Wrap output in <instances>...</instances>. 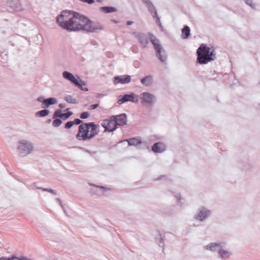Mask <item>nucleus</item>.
Segmentation results:
<instances>
[{
    "label": "nucleus",
    "instance_id": "nucleus-38",
    "mask_svg": "<svg viewBox=\"0 0 260 260\" xmlns=\"http://www.w3.org/2000/svg\"><path fill=\"white\" fill-rule=\"evenodd\" d=\"M38 101L41 102V99H38Z\"/></svg>",
    "mask_w": 260,
    "mask_h": 260
},
{
    "label": "nucleus",
    "instance_id": "nucleus-6",
    "mask_svg": "<svg viewBox=\"0 0 260 260\" xmlns=\"http://www.w3.org/2000/svg\"><path fill=\"white\" fill-rule=\"evenodd\" d=\"M152 44L153 45L155 49L157 52V55L158 57L160 60L164 61L166 60V56L164 55H162L163 53V50L159 43V41L155 37H152L150 39Z\"/></svg>",
    "mask_w": 260,
    "mask_h": 260
},
{
    "label": "nucleus",
    "instance_id": "nucleus-13",
    "mask_svg": "<svg viewBox=\"0 0 260 260\" xmlns=\"http://www.w3.org/2000/svg\"><path fill=\"white\" fill-rule=\"evenodd\" d=\"M209 214V211L205 208L202 209L198 215L196 217V219H199L201 221L203 220Z\"/></svg>",
    "mask_w": 260,
    "mask_h": 260
},
{
    "label": "nucleus",
    "instance_id": "nucleus-7",
    "mask_svg": "<svg viewBox=\"0 0 260 260\" xmlns=\"http://www.w3.org/2000/svg\"><path fill=\"white\" fill-rule=\"evenodd\" d=\"M114 118L112 116L109 119H105L102 122V125L105 131L112 132L117 128Z\"/></svg>",
    "mask_w": 260,
    "mask_h": 260
},
{
    "label": "nucleus",
    "instance_id": "nucleus-12",
    "mask_svg": "<svg viewBox=\"0 0 260 260\" xmlns=\"http://www.w3.org/2000/svg\"><path fill=\"white\" fill-rule=\"evenodd\" d=\"M152 150L156 153H161L166 150V146L163 143L158 142L152 147Z\"/></svg>",
    "mask_w": 260,
    "mask_h": 260
},
{
    "label": "nucleus",
    "instance_id": "nucleus-5",
    "mask_svg": "<svg viewBox=\"0 0 260 260\" xmlns=\"http://www.w3.org/2000/svg\"><path fill=\"white\" fill-rule=\"evenodd\" d=\"M63 77L70 81H71L72 83L75 84L77 86H78L79 88H80L82 90H87V89L86 88H83L82 87V84H84L82 81L80 80L79 81L77 79L75 78V77L70 72L64 71L62 73Z\"/></svg>",
    "mask_w": 260,
    "mask_h": 260
},
{
    "label": "nucleus",
    "instance_id": "nucleus-34",
    "mask_svg": "<svg viewBox=\"0 0 260 260\" xmlns=\"http://www.w3.org/2000/svg\"><path fill=\"white\" fill-rule=\"evenodd\" d=\"M132 23H133L132 21H128L127 22V25H131Z\"/></svg>",
    "mask_w": 260,
    "mask_h": 260
},
{
    "label": "nucleus",
    "instance_id": "nucleus-18",
    "mask_svg": "<svg viewBox=\"0 0 260 260\" xmlns=\"http://www.w3.org/2000/svg\"><path fill=\"white\" fill-rule=\"evenodd\" d=\"M190 28L188 26H185L182 29V38L183 39H187L190 35Z\"/></svg>",
    "mask_w": 260,
    "mask_h": 260
},
{
    "label": "nucleus",
    "instance_id": "nucleus-3",
    "mask_svg": "<svg viewBox=\"0 0 260 260\" xmlns=\"http://www.w3.org/2000/svg\"><path fill=\"white\" fill-rule=\"evenodd\" d=\"M96 134V125L93 122L82 123L79 126L76 138L80 141H85L92 138Z\"/></svg>",
    "mask_w": 260,
    "mask_h": 260
},
{
    "label": "nucleus",
    "instance_id": "nucleus-31",
    "mask_svg": "<svg viewBox=\"0 0 260 260\" xmlns=\"http://www.w3.org/2000/svg\"><path fill=\"white\" fill-rule=\"evenodd\" d=\"M97 107H98V104H93V105H90L88 109L92 110V109H94L96 108Z\"/></svg>",
    "mask_w": 260,
    "mask_h": 260
},
{
    "label": "nucleus",
    "instance_id": "nucleus-11",
    "mask_svg": "<svg viewBox=\"0 0 260 260\" xmlns=\"http://www.w3.org/2000/svg\"><path fill=\"white\" fill-rule=\"evenodd\" d=\"M131 80L130 76L128 75H122L116 76L114 77V82L115 84L121 83L125 84L129 83Z\"/></svg>",
    "mask_w": 260,
    "mask_h": 260
},
{
    "label": "nucleus",
    "instance_id": "nucleus-27",
    "mask_svg": "<svg viewBox=\"0 0 260 260\" xmlns=\"http://www.w3.org/2000/svg\"><path fill=\"white\" fill-rule=\"evenodd\" d=\"M61 115H62V113H61V111L60 110H56L53 116V118H55L56 117H61Z\"/></svg>",
    "mask_w": 260,
    "mask_h": 260
},
{
    "label": "nucleus",
    "instance_id": "nucleus-28",
    "mask_svg": "<svg viewBox=\"0 0 260 260\" xmlns=\"http://www.w3.org/2000/svg\"><path fill=\"white\" fill-rule=\"evenodd\" d=\"M89 114L88 112H84L80 114V117L81 119H85V118H87L89 117Z\"/></svg>",
    "mask_w": 260,
    "mask_h": 260
},
{
    "label": "nucleus",
    "instance_id": "nucleus-32",
    "mask_svg": "<svg viewBox=\"0 0 260 260\" xmlns=\"http://www.w3.org/2000/svg\"><path fill=\"white\" fill-rule=\"evenodd\" d=\"M143 2L146 3L148 6L150 5L152 3L149 1V0H142Z\"/></svg>",
    "mask_w": 260,
    "mask_h": 260
},
{
    "label": "nucleus",
    "instance_id": "nucleus-4",
    "mask_svg": "<svg viewBox=\"0 0 260 260\" xmlns=\"http://www.w3.org/2000/svg\"><path fill=\"white\" fill-rule=\"evenodd\" d=\"M17 148L20 154L24 156L29 153L32 151L33 147L31 144L26 141L23 140L19 142Z\"/></svg>",
    "mask_w": 260,
    "mask_h": 260
},
{
    "label": "nucleus",
    "instance_id": "nucleus-22",
    "mask_svg": "<svg viewBox=\"0 0 260 260\" xmlns=\"http://www.w3.org/2000/svg\"><path fill=\"white\" fill-rule=\"evenodd\" d=\"M49 113L48 110H43L36 113V116L39 117H44L47 115Z\"/></svg>",
    "mask_w": 260,
    "mask_h": 260
},
{
    "label": "nucleus",
    "instance_id": "nucleus-24",
    "mask_svg": "<svg viewBox=\"0 0 260 260\" xmlns=\"http://www.w3.org/2000/svg\"><path fill=\"white\" fill-rule=\"evenodd\" d=\"M219 254L222 258H227L230 256L229 252L224 250H219Z\"/></svg>",
    "mask_w": 260,
    "mask_h": 260
},
{
    "label": "nucleus",
    "instance_id": "nucleus-8",
    "mask_svg": "<svg viewBox=\"0 0 260 260\" xmlns=\"http://www.w3.org/2000/svg\"><path fill=\"white\" fill-rule=\"evenodd\" d=\"M138 101L137 96H136L134 93H131L121 96V98L118 99V103L120 104L126 102L138 103Z\"/></svg>",
    "mask_w": 260,
    "mask_h": 260
},
{
    "label": "nucleus",
    "instance_id": "nucleus-33",
    "mask_svg": "<svg viewBox=\"0 0 260 260\" xmlns=\"http://www.w3.org/2000/svg\"><path fill=\"white\" fill-rule=\"evenodd\" d=\"M59 107L60 108H64V105L62 104H60L59 105Z\"/></svg>",
    "mask_w": 260,
    "mask_h": 260
},
{
    "label": "nucleus",
    "instance_id": "nucleus-30",
    "mask_svg": "<svg viewBox=\"0 0 260 260\" xmlns=\"http://www.w3.org/2000/svg\"><path fill=\"white\" fill-rule=\"evenodd\" d=\"M80 1L83 3H87L88 4H92L94 2V1L93 0H80Z\"/></svg>",
    "mask_w": 260,
    "mask_h": 260
},
{
    "label": "nucleus",
    "instance_id": "nucleus-36",
    "mask_svg": "<svg viewBox=\"0 0 260 260\" xmlns=\"http://www.w3.org/2000/svg\"><path fill=\"white\" fill-rule=\"evenodd\" d=\"M99 188H101V189H104V187H103V186H99Z\"/></svg>",
    "mask_w": 260,
    "mask_h": 260
},
{
    "label": "nucleus",
    "instance_id": "nucleus-15",
    "mask_svg": "<svg viewBox=\"0 0 260 260\" xmlns=\"http://www.w3.org/2000/svg\"><path fill=\"white\" fill-rule=\"evenodd\" d=\"M57 103V100L55 98H51L42 101L43 108H47L50 105H53Z\"/></svg>",
    "mask_w": 260,
    "mask_h": 260
},
{
    "label": "nucleus",
    "instance_id": "nucleus-14",
    "mask_svg": "<svg viewBox=\"0 0 260 260\" xmlns=\"http://www.w3.org/2000/svg\"><path fill=\"white\" fill-rule=\"evenodd\" d=\"M136 37L138 38L139 43L141 44L142 47L143 48L146 47L148 44L147 38L144 35L140 34L137 35Z\"/></svg>",
    "mask_w": 260,
    "mask_h": 260
},
{
    "label": "nucleus",
    "instance_id": "nucleus-26",
    "mask_svg": "<svg viewBox=\"0 0 260 260\" xmlns=\"http://www.w3.org/2000/svg\"><path fill=\"white\" fill-rule=\"evenodd\" d=\"M62 123V121L59 119H56L54 120L52 123V125L55 127H58Z\"/></svg>",
    "mask_w": 260,
    "mask_h": 260
},
{
    "label": "nucleus",
    "instance_id": "nucleus-25",
    "mask_svg": "<svg viewBox=\"0 0 260 260\" xmlns=\"http://www.w3.org/2000/svg\"><path fill=\"white\" fill-rule=\"evenodd\" d=\"M73 115V113L72 112H68L66 113H62V115L61 116V118L65 120L68 119L69 117Z\"/></svg>",
    "mask_w": 260,
    "mask_h": 260
},
{
    "label": "nucleus",
    "instance_id": "nucleus-2",
    "mask_svg": "<svg viewBox=\"0 0 260 260\" xmlns=\"http://www.w3.org/2000/svg\"><path fill=\"white\" fill-rule=\"evenodd\" d=\"M197 61L200 64H207L215 58V51L213 47H208L202 44L197 51Z\"/></svg>",
    "mask_w": 260,
    "mask_h": 260
},
{
    "label": "nucleus",
    "instance_id": "nucleus-17",
    "mask_svg": "<svg viewBox=\"0 0 260 260\" xmlns=\"http://www.w3.org/2000/svg\"><path fill=\"white\" fill-rule=\"evenodd\" d=\"M81 122L82 121L80 119L76 118L73 121L67 122L64 125V128L68 129L71 128L74 124L78 125L81 123Z\"/></svg>",
    "mask_w": 260,
    "mask_h": 260
},
{
    "label": "nucleus",
    "instance_id": "nucleus-9",
    "mask_svg": "<svg viewBox=\"0 0 260 260\" xmlns=\"http://www.w3.org/2000/svg\"><path fill=\"white\" fill-rule=\"evenodd\" d=\"M112 116L114 117V121L117 127V126H123L126 124L127 117L125 114Z\"/></svg>",
    "mask_w": 260,
    "mask_h": 260
},
{
    "label": "nucleus",
    "instance_id": "nucleus-35",
    "mask_svg": "<svg viewBox=\"0 0 260 260\" xmlns=\"http://www.w3.org/2000/svg\"><path fill=\"white\" fill-rule=\"evenodd\" d=\"M43 190H47V191H48L51 192H53V190H51V189H44Z\"/></svg>",
    "mask_w": 260,
    "mask_h": 260
},
{
    "label": "nucleus",
    "instance_id": "nucleus-16",
    "mask_svg": "<svg viewBox=\"0 0 260 260\" xmlns=\"http://www.w3.org/2000/svg\"><path fill=\"white\" fill-rule=\"evenodd\" d=\"M148 7L149 8V11L153 14V17H155L156 18L157 22L160 25V19H159V18L157 16V12L154 7V6L152 5V4H151L150 5L148 6Z\"/></svg>",
    "mask_w": 260,
    "mask_h": 260
},
{
    "label": "nucleus",
    "instance_id": "nucleus-29",
    "mask_svg": "<svg viewBox=\"0 0 260 260\" xmlns=\"http://www.w3.org/2000/svg\"><path fill=\"white\" fill-rule=\"evenodd\" d=\"M219 246V244L214 243V244H212L210 245H208L207 247V249H209L211 250H213V248L215 246Z\"/></svg>",
    "mask_w": 260,
    "mask_h": 260
},
{
    "label": "nucleus",
    "instance_id": "nucleus-10",
    "mask_svg": "<svg viewBox=\"0 0 260 260\" xmlns=\"http://www.w3.org/2000/svg\"><path fill=\"white\" fill-rule=\"evenodd\" d=\"M142 103H145L148 105H151L153 103L154 97L153 95L148 92H143L141 95Z\"/></svg>",
    "mask_w": 260,
    "mask_h": 260
},
{
    "label": "nucleus",
    "instance_id": "nucleus-37",
    "mask_svg": "<svg viewBox=\"0 0 260 260\" xmlns=\"http://www.w3.org/2000/svg\"><path fill=\"white\" fill-rule=\"evenodd\" d=\"M247 3L248 5H249V6H251V5L250 4H249V3H248L247 2Z\"/></svg>",
    "mask_w": 260,
    "mask_h": 260
},
{
    "label": "nucleus",
    "instance_id": "nucleus-21",
    "mask_svg": "<svg viewBox=\"0 0 260 260\" xmlns=\"http://www.w3.org/2000/svg\"><path fill=\"white\" fill-rule=\"evenodd\" d=\"M152 81V77L151 76H146L141 80V82L143 84L148 86L151 84Z\"/></svg>",
    "mask_w": 260,
    "mask_h": 260
},
{
    "label": "nucleus",
    "instance_id": "nucleus-39",
    "mask_svg": "<svg viewBox=\"0 0 260 260\" xmlns=\"http://www.w3.org/2000/svg\"><path fill=\"white\" fill-rule=\"evenodd\" d=\"M38 101L41 102V99H38Z\"/></svg>",
    "mask_w": 260,
    "mask_h": 260
},
{
    "label": "nucleus",
    "instance_id": "nucleus-19",
    "mask_svg": "<svg viewBox=\"0 0 260 260\" xmlns=\"http://www.w3.org/2000/svg\"><path fill=\"white\" fill-rule=\"evenodd\" d=\"M101 11L105 13H113L117 11V9L113 7H102L100 8Z\"/></svg>",
    "mask_w": 260,
    "mask_h": 260
},
{
    "label": "nucleus",
    "instance_id": "nucleus-40",
    "mask_svg": "<svg viewBox=\"0 0 260 260\" xmlns=\"http://www.w3.org/2000/svg\"><path fill=\"white\" fill-rule=\"evenodd\" d=\"M68 110H69V109H67L66 110V111H68Z\"/></svg>",
    "mask_w": 260,
    "mask_h": 260
},
{
    "label": "nucleus",
    "instance_id": "nucleus-23",
    "mask_svg": "<svg viewBox=\"0 0 260 260\" xmlns=\"http://www.w3.org/2000/svg\"><path fill=\"white\" fill-rule=\"evenodd\" d=\"M64 100L69 103L76 104L77 103L76 99H74L71 95H68L64 98Z\"/></svg>",
    "mask_w": 260,
    "mask_h": 260
},
{
    "label": "nucleus",
    "instance_id": "nucleus-20",
    "mask_svg": "<svg viewBox=\"0 0 260 260\" xmlns=\"http://www.w3.org/2000/svg\"><path fill=\"white\" fill-rule=\"evenodd\" d=\"M129 145H135L137 146L141 143V141L137 138H133L126 140Z\"/></svg>",
    "mask_w": 260,
    "mask_h": 260
},
{
    "label": "nucleus",
    "instance_id": "nucleus-1",
    "mask_svg": "<svg viewBox=\"0 0 260 260\" xmlns=\"http://www.w3.org/2000/svg\"><path fill=\"white\" fill-rule=\"evenodd\" d=\"M56 22L61 28L70 31L83 30L92 32L96 29V25L93 22L73 11H62L57 17Z\"/></svg>",
    "mask_w": 260,
    "mask_h": 260
}]
</instances>
